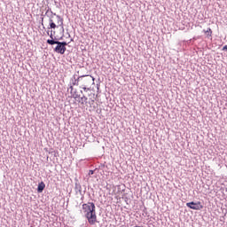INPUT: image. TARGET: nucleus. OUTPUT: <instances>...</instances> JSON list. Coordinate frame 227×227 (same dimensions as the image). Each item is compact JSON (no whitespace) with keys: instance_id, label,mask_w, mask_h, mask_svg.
<instances>
[{"instance_id":"nucleus-5","label":"nucleus","mask_w":227,"mask_h":227,"mask_svg":"<svg viewBox=\"0 0 227 227\" xmlns=\"http://www.w3.org/2000/svg\"><path fill=\"white\" fill-rule=\"evenodd\" d=\"M68 45V43L67 42H58L57 43V46L55 47L54 51L58 53V54H65V52H67V46Z\"/></svg>"},{"instance_id":"nucleus-11","label":"nucleus","mask_w":227,"mask_h":227,"mask_svg":"<svg viewBox=\"0 0 227 227\" xmlns=\"http://www.w3.org/2000/svg\"><path fill=\"white\" fill-rule=\"evenodd\" d=\"M223 51H227V45L223 46Z\"/></svg>"},{"instance_id":"nucleus-4","label":"nucleus","mask_w":227,"mask_h":227,"mask_svg":"<svg viewBox=\"0 0 227 227\" xmlns=\"http://www.w3.org/2000/svg\"><path fill=\"white\" fill-rule=\"evenodd\" d=\"M57 20L58 24L59 25H56L54 20H52V18H50L48 29H56V27H59V26L63 29V19L59 15H57Z\"/></svg>"},{"instance_id":"nucleus-1","label":"nucleus","mask_w":227,"mask_h":227,"mask_svg":"<svg viewBox=\"0 0 227 227\" xmlns=\"http://www.w3.org/2000/svg\"><path fill=\"white\" fill-rule=\"evenodd\" d=\"M82 212L85 215L89 224H95L97 223V212L95 211V203L88 202L82 206Z\"/></svg>"},{"instance_id":"nucleus-6","label":"nucleus","mask_w":227,"mask_h":227,"mask_svg":"<svg viewBox=\"0 0 227 227\" xmlns=\"http://www.w3.org/2000/svg\"><path fill=\"white\" fill-rule=\"evenodd\" d=\"M186 207H188V208H192V210H201L203 208V205L201 204V202L198 201V202H188L186 203Z\"/></svg>"},{"instance_id":"nucleus-3","label":"nucleus","mask_w":227,"mask_h":227,"mask_svg":"<svg viewBox=\"0 0 227 227\" xmlns=\"http://www.w3.org/2000/svg\"><path fill=\"white\" fill-rule=\"evenodd\" d=\"M85 93H87V96H82L81 98V105L84 106V104L86 106H88V104L91 106H93V104H95V100H97V95H95V91L91 90L90 89H89V90H84ZM88 98H89V101H88Z\"/></svg>"},{"instance_id":"nucleus-10","label":"nucleus","mask_w":227,"mask_h":227,"mask_svg":"<svg viewBox=\"0 0 227 227\" xmlns=\"http://www.w3.org/2000/svg\"><path fill=\"white\" fill-rule=\"evenodd\" d=\"M95 172L93 170L89 171V175H93Z\"/></svg>"},{"instance_id":"nucleus-8","label":"nucleus","mask_w":227,"mask_h":227,"mask_svg":"<svg viewBox=\"0 0 227 227\" xmlns=\"http://www.w3.org/2000/svg\"><path fill=\"white\" fill-rule=\"evenodd\" d=\"M203 33H205L207 38H212V33H213L212 28L207 27V30L206 29L203 30Z\"/></svg>"},{"instance_id":"nucleus-9","label":"nucleus","mask_w":227,"mask_h":227,"mask_svg":"<svg viewBox=\"0 0 227 227\" xmlns=\"http://www.w3.org/2000/svg\"><path fill=\"white\" fill-rule=\"evenodd\" d=\"M43 189H45V183L41 182V183L38 184L37 192H43Z\"/></svg>"},{"instance_id":"nucleus-2","label":"nucleus","mask_w":227,"mask_h":227,"mask_svg":"<svg viewBox=\"0 0 227 227\" xmlns=\"http://www.w3.org/2000/svg\"><path fill=\"white\" fill-rule=\"evenodd\" d=\"M95 83V78L91 75H82L78 77V86L84 91H90V86Z\"/></svg>"},{"instance_id":"nucleus-7","label":"nucleus","mask_w":227,"mask_h":227,"mask_svg":"<svg viewBox=\"0 0 227 227\" xmlns=\"http://www.w3.org/2000/svg\"><path fill=\"white\" fill-rule=\"evenodd\" d=\"M47 35L48 36H50L51 39L47 40V43H49V45H57L59 41H54V35H56L55 31H47Z\"/></svg>"}]
</instances>
